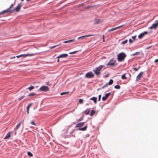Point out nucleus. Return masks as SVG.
<instances>
[{"label":"nucleus","mask_w":158,"mask_h":158,"mask_svg":"<svg viewBox=\"0 0 158 158\" xmlns=\"http://www.w3.org/2000/svg\"><path fill=\"white\" fill-rule=\"evenodd\" d=\"M27 154L30 156H33V154L30 152H27Z\"/></svg>","instance_id":"obj_32"},{"label":"nucleus","mask_w":158,"mask_h":158,"mask_svg":"<svg viewBox=\"0 0 158 158\" xmlns=\"http://www.w3.org/2000/svg\"><path fill=\"white\" fill-rule=\"evenodd\" d=\"M89 105V104H88V103H87V104H86V105Z\"/></svg>","instance_id":"obj_50"},{"label":"nucleus","mask_w":158,"mask_h":158,"mask_svg":"<svg viewBox=\"0 0 158 158\" xmlns=\"http://www.w3.org/2000/svg\"><path fill=\"white\" fill-rule=\"evenodd\" d=\"M91 35H84V36H82L79 37L77 38V39H85V37L90 36H91Z\"/></svg>","instance_id":"obj_19"},{"label":"nucleus","mask_w":158,"mask_h":158,"mask_svg":"<svg viewBox=\"0 0 158 158\" xmlns=\"http://www.w3.org/2000/svg\"><path fill=\"white\" fill-rule=\"evenodd\" d=\"M79 102L80 103L82 104L83 103V100L82 99H80L79 100Z\"/></svg>","instance_id":"obj_34"},{"label":"nucleus","mask_w":158,"mask_h":158,"mask_svg":"<svg viewBox=\"0 0 158 158\" xmlns=\"http://www.w3.org/2000/svg\"><path fill=\"white\" fill-rule=\"evenodd\" d=\"M94 75V74L90 71L87 73L85 75V77L87 78H93Z\"/></svg>","instance_id":"obj_5"},{"label":"nucleus","mask_w":158,"mask_h":158,"mask_svg":"<svg viewBox=\"0 0 158 158\" xmlns=\"http://www.w3.org/2000/svg\"><path fill=\"white\" fill-rule=\"evenodd\" d=\"M104 67V66L101 65L98 67L95 68V69H93V71L96 75H99L101 73L100 71Z\"/></svg>","instance_id":"obj_1"},{"label":"nucleus","mask_w":158,"mask_h":158,"mask_svg":"<svg viewBox=\"0 0 158 158\" xmlns=\"http://www.w3.org/2000/svg\"><path fill=\"white\" fill-rule=\"evenodd\" d=\"M16 57L18 58H19L20 57H21V55L17 56H16Z\"/></svg>","instance_id":"obj_45"},{"label":"nucleus","mask_w":158,"mask_h":158,"mask_svg":"<svg viewBox=\"0 0 158 158\" xmlns=\"http://www.w3.org/2000/svg\"><path fill=\"white\" fill-rule=\"evenodd\" d=\"M90 100L93 101L95 104H96L97 103V98H96L95 97H93L91 98L90 99Z\"/></svg>","instance_id":"obj_18"},{"label":"nucleus","mask_w":158,"mask_h":158,"mask_svg":"<svg viewBox=\"0 0 158 158\" xmlns=\"http://www.w3.org/2000/svg\"><path fill=\"white\" fill-rule=\"evenodd\" d=\"M152 46H149L147 47L146 48V49H149V48H151Z\"/></svg>","instance_id":"obj_43"},{"label":"nucleus","mask_w":158,"mask_h":158,"mask_svg":"<svg viewBox=\"0 0 158 158\" xmlns=\"http://www.w3.org/2000/svg\"><path fill=\"white\" fill-rule=\"evenodd\" d=\"M24 98V96H21V97H20V98H19L18 100L19 101H20L21 100H22V99H23V98Z\"/></svg>","instance_id":"obj_35"},{"label":"nucleus","mask_w":158,"mask_h":158,"mask_svg":"<svg viewBox=\"0 0 158 158\" xmlns=\"http://www.w3.org/2000/svg\"><path fill=\"white\" fill-rule=\"evenodd\" d=\"M59 58H58V59L57 60V62H59Z\"/></svg>","instance_id":"obj_49"},{"label":"nucleus","mask_w":158,"mask_h":158,"mask_svg":"<svg viewBox=\"0 0 158 158\" xmlns=\"http://www.w3.org/2000/svg\"><path fill=\"white\" fill-rule=\"evenodd\" d=\"M113 81L112 79H110L109 81L107 83V84H108V85H112L113 83Z\"/></svg>","instance_id":"obj_25"},{"label":"nucleus","mask_w":158,"mask_h":158,"mask_svg":"<svg viewBox=\"0 0 158 158\" xmlns=\"http://www.w3.org/2000/svg\"><path fill=\"white\" fill-rule=\"evenodd\" d=\"M46 84L48 85H50V84H49V82H46Z\"/></svg>","instance_id":"obj_44"},{"label":"nucleus","mask_w":158,"mask_h":158,"mask_svg":"<svg viewBox=\"0 0 158 158\" xmlns=\"http://www.w3.org/2000/svg\"><path fill=\"white\" fill-rule=\"evenodd\" d=\"M129 42L130 43H132L133 42V40H129Z\"/></svg>","instance_id":"obj_47"},{"label":"nucleus","mask_w":158,"mask_h":158,"mask_svg":"<svg viewBox=\"0 0 158 158\" xmlns=\"http://www.w3.org/2000/svg\"><path fill=\"white\" fill-rule=\"evenodd\" d=\"M35 94L34 93H31L29 94H28V96H33L35 95Z\"/></svg>","instance_id":"obj_33"},{"label":"nucleus","mask_w":158,"mask_h":158,"mask_svg":"<svg viewBox=\"0 0 158 158\" xmlns=\"http://www.w3.org/2000/svg\"><path fill=\"white\" fill-rule=\"evenodd\" d=\"M105 40H103V42H105Z\"/></svg>","instance_id":"obj_52"},{"label":"nucleus","mask_w":158,"mask_h":158,"mask_svg":"<svg viewBox=\"0 0 158 158\" xmlns=\"http://www.w3.org/2000/svg\"><path fill=\"white\" fill-rule=\"evenodd\" d=\"M143 73V72H140L137 75L136 78V81L137 82L139 81V80H140L141 77H142V75Z\"/></svg>","instance_id":"obj_10"},{"label":"nucleus","mask_w":158,"mask_h":158,"mask_svg":"<svg viewBox=\"0 0 158 158\" xmlns=\"http://www.w3.org/2000/svg\"><path fill=\"white\" fill-rule=\"evenodd\" d=\"M14 5V4H11V5L10 6V7L8 9H6L5 10H4L3 11H2L1 12H0V15L1 14L4 15L5 13H6V12H9V11H10V10H9L10 9H11L12 8V7Z\"/></svg>","instance_id":"obj_7"},{"label":"nucleus","mask_w":158,"mask_h":158,"mask_svg":"<svg viewBox=\"0 0 158 158\" xmlns=\"http://www.w3.org/2000/svg\"><path fill=\"white\" fill-rule=\"evenodd\" d=\"M95 112L94 110H91V111L90 114V116H93L95 114Z\"/></svg>","instance_id":"obj_23"},{"label":"nucleus","mask_w":158,"mask_h":158,"mask_svg":"<svg viewBox=\"0 0 158 158\" xmlns=\"http://www.w3.org/2000/svg\"><path fill=\"white\" fill-rule=\"evenodd\" d=\"M110 93H109L106 94H105V96L102 97V100L103 101H105L106 100L107 98L110 95Z\"/></svg>","instance_id":"obj_11"},{"label":"nucleus","mask_w":158,"mask_h":158,"mask_svg":"<svg viewBox=\"0 0 158 158\" xmlns=\"http://www.w3.org/2000/svg\"><path fill=\"white\" fill-rule=\"evenodd\" d=\"M136 36H132V38L133 39H135V38H136Z\"/></svg>","instance_id":"obj_46"},{"label":"nucleus","mask_w":158,"mask_h":158,"mask_svg":"<svg viewBox=\"0 0 158 158\" xmlns=\"http://www.w3.org/2000/svg\"><path fill=\"white\" fill-rule=\"evenodd\" d=\"M59 45V44H58V45H54L53 46H50L49 47V48H50V49H52V48H55V47H56V46H58Z\"/></svg>","instance_id":"obj_30"},{"label":"nucleus","mask_w":158,"mask_h":158,"mask_svg":"<svg viewBox=\"0 0 158 158\" xmlns=\"http://www.w3.org/2000/svg\"><path fill=\"white\" fill-rule=\"evenodd\" d=\"M34 54L33 53L31 54H22L21 55V57H26L27 56H34Z\"/></svg>","instance_id":"obj_12"},{"label":"nucleus","mask_w":158,"mask_h":158,"mask_svg":"<svg viewBox=\"0 0 158 158\" xmlns=\"http://www.w3.org/2000/svg\"><path fill=\"white\" fill-rule=\"evenodd\" d=\"M69 93V92H63L61 93L60 94V95H62L64 94H67Z\"/></svg>","instance_id":"obj_31"},{"label":"nucleus","mask_w":158,"mask_h":158,"mask_svg":"<svg viewBox=\"0 0 158 158\" xmlns=\"http://www.w3.org/2000/svg\"><path fill=\"white\" fill-rule=\"evenodd\" d=\"M120 86L119 85H116L114 86V88L116 89H120Z\"/></svg>","instance_id":"obj_27"},{"label":"nucleus","mask_w":158,"mask_h":158,"mask_svg":"<svg viewBox=\"0 0 158 158\" xmlns=\"http://www.w3.org/2000/svg\"><path fill=\"white\" fill-rule=\"evenodd\" d=\"M32 104V103L29 104L27 107V111L28 114L29 113V108L31 106Z\"/></svg>","instance_id":"obj_16"},{"label":"nucleus","mask_w":158,"mask_h":158,"mask_svg":"<svg viewBox=\"0 0 158 158\" xmlns=\"http://www.w3.org/2000/svg\"><path fill=\"white\" fill-rule=\"evenodd\" d=\"M128 40H125L123 41L122 42V43L123 44H125L127 43V42Z\"/></svg>","instance_id":"obj_36"},{"label":"nucleus","mask_w":158,"mask_h":158,"mask_svg":"<svg viewBox=\"0 0 158 158\" xmlns=\"http://www.w3.org/2000/svg\"><path fill=\"white\" fill-rule=\"evenodd\" d=\"M10 137V132H8L6 135L5 137L4 138V139H9Z\"/></svg>","instance_id":"obj_20"},{"label":"nucleus","mask_w":158,"mask_h":158,"mask_svg":"<svg viewBox=\"0 0 158 158\" xmlns=\"http://www.w3.org/2000/svg\"><path fill=\"white\" fill-rule=\"evenodd\" d=\"M34 86H31L30 87L28 88L27 89H28L30 91H31L32 89L34 88Z\"/></svg>","instance_id":"obj_29"},{"label":"nucleus","mask_w":158,"mask_h":158,"mask_svg":"<svg viewBox=\"0 0 158 158\" xmlns=\"http://www.w3.org/2000/svg\"><path fill=\"white\" fill-rule=\"evenodd\" d=\"M68 55L67 54L64 53L60 55L57 57V58H65L67 57Z\"/></svg>","instance_id":"obj_14"},{"label":"nucleus","mask_w":158,"mask_h":158,"mask_svg":"<svg viewBox=\"0 0 158 158\" xmlns=\"http://www.w3.org/2000/svg\"><path fill=\"white\" fill-rule=\"evenodd\" d=\"M133 69L135 71H137L138 69L136 68H133Z\"/></svg>","instance_id":"obj_40"},{"label":"nucleus","mask_w":158,"mask_h":158,"mask_svg":"<svg viewBox=\"0 0 158 158\" xmlns=\"http://www.w3.org/2000/svg\"><path fill=\"white\" fill-rule=\"evenodd\" d=\"M148 33V32L147 31H144L143 32L141 33L138 35L139 38V39H142L145 35L147 34Z\"/></svg>","instance_id":"obj_9"},{"label":"nucleus","mask_w":158,"mask_h":158,"mask_svg":"<svg viewBox=\"0 0 158 158\" xmlns=\"http://www.w3.org/2000/svg\"><path fill=\"white\" fill-rule=\"evenodd\" d=\"M154 62L156 64H157V63L158 62V59H156L155 60Z\"/></svg>","instance_id":"obj_41"},{"label":"nucleus","mask_w":158,"mask_h":158,"mask_svg":"<svg viewBox=\"0 0 158 158\" xmlns=\"http://www.w3.org/2000/svg\"><path fill=\"white\" fill-rule=\"evenodd\" d=\"M24 0H21V1H23Z\"/></svg>","instance_id":"obj_53"},{"label":"nucleus","mask_w":158,"mask_h":158,"mask_svg":"<svg viewBox=\"0 0 158 158\" xmlns=\"http://www.w3.org/2000/svg\"><path fill=\"white\" fill-rule=\"evenodd\" d=\"M103 39H104V35L103 36Z\"/></svg>","instance_id":"obj_51"},{"label":"nucleus","mask_w":158,"mask_h":158,"mask_svg":"<svg viewBox=\"0 0 158 158\" xmlns=\"http://www.w3.org/2000/svg\"><path fill=\"white\" fill-rule=\"evenodd\" d=\"M21 6L22 5L21 4H19L17 5L15 8L13 10H10L9 11V12L11 13L13 12L14 11H15L16 12H18L20 9Z\"/></svg>","instance_id":"obj_6"},{"label":"nucleus","mask_w":158,"mask_h":158,"mask_svg":"<svg viewBox=\"0 0 158 158\" xmlns=\"http://www.w3.org/2000/svg\"><path fill=\"white\" fill-rule=\"evenodd\" d=\"M15 58V56H14L12 57H11L10 59H12Z\"/></svg>","instance_id":"obj_48"},{"label":"nucleus","mask_w":158,"mask_h":158,"mask_svg":"<svg viewBox=\"0 0 158 158\" xmlns=\"http://www.w3.org/2000/svg\"><path fill=\"white\" fill-rule=\"evenodd\" d=\"M23 122V120H22L18 124L16 125V127L15 128V130H18L20 127L21 126V124Z\"/></svg>","instance_id":"obj_13"},{"label":"nucleus","mask_w":158,"mask_h":158,"mask_svg":"<svg viewBox=\"0 0 158 158\" xmlns=\"http://www.w3.org/2000/svg\"><path fill=\"white\" fill-rule=\"evenodd\" d=\"M90 111V109H88L84 111V113L86 114H88Z\"/></svg>","instance_id":"obj_22"},{"label":"nucleus","mask_w":158,"mask_h":158,"mask_svg":"<svg viewBox=\"0 0 158 158\" xmlns=\"http://www.w3.org/2000/svg\"><path fill=\"white\" fill-rule=\"evenodd\" d=\"M77 52H78V51H73V52H70L69 53V54H74L77 53Z\"/></svg>","instance_id":"obj_37"},{"label":"nucleus","mask_w":158,"mask_h":158,"mask_svg":"<svg viewBox=\"0 0 158 158\" xmlns=\"http://www.w3.org/2000/svg\"><path fill=\"white\" fill-rule=\"evenodd\" d=\"M73 41V40H68L67 41H64L63 43H68L72 42Z\"/></svg>","instance_id":"obj_28"},{"label":"nucleus","mask_w":158,"mask_h":158,"mask_svg":"<svg viewBox=\"0 0 158 158\" xmlns=\"http://www.w3.org/2000/svg\"><path fill=\"white\" fill-rule=\"evenodd\" d=\"M140 52H136L132 54L131 55L132 56H134L135 55H138L139 54Z\"/></svg>","instance_id":"obj_24"},{"label":"nucleus","mask_w":158,"mask_h":158,"mask_svg":"<svg viewBox=\"0 0 158 158\" xmlns=\"http://www.w3.org/2000/svg\"><path fill=\"white\" fill-rule=\"evenodd\" d=\"M87 127V126H86L83 127L79 128L78 129H77L79 130L85 131L86 130Z\"/></svg>","instance_id":"obj_17"},{"label":"nucleus","mask_w":158,"mask_h":158,"mask_svg":"<svg viewBox=\"0 0 158 158\" xmlns=\"http://www.w3.org/2000/svg\"><path fill=\"white\" fill-rule=\"evenodd\" d=\"M49 88L46 86H42L38 90V91L46 92L49 90Z\"/></svg>","instance_id":"obj_4"},{"label":"nucleus","mask_w":158,"mask_h":158,"mask_svg":"<svg viewBox=\"0 0 158 158\" xmlns=\"http://www.w3.org/2000/svg\"><path fill=\"white\" fill-rule=\"evenodd\" d=\"M116 60H114L112 59H111L108 63L106 64L107 66H114L117 65V64H116Z\"/></svg>","instance_id":"obj_3"},{"label":"nucleus","mask_w":158,"mask_h":158,"mask_svg":"<svg viewBox=\"0 0 158 158\" xmlns=\"http://www.w3.org/2000/svg\"><path fill=\"white\" fill-rule=\"evenodd\" d=\"M123 26V25H121V26H119V27H115V28H112V29H110V30H109V31H113V30L117 29H118V28H119L120 27H122Z\"/></svg>","instance_id":"obj_21"},{"label":"nucleus","mask_w":158,"mask_h":158,"mask_svg":"<svg viewBox=\"0 0 158 158\" xmlns=\"http://www.w3.org/2000/svg\"><path fill=\"white\" fill-rule=\"evenodd\" d=\"M126 74H123L121 77V78L123 79H127V77L125 76Z\"/></svg>","instance_id":"obj_26"},{"label":"nucleus","mask_w":158,"mask_h":158,"mask_svg":"<svg viewBox=\"0 0 158 158\" xmlns=\"http://www.w3.org/2000/svg\"><path fill=\"white\" fill-rule=\"evenodd\" d=\"M156 22V23L153 24L149 28L151 29H156L158 27V20Z\"/></svg>","instance_id":"obj_8"},{"label":"nucleus","mask_w":158,"mask_h":158,"mask_svg":"<svg viewBox=\"0 0 158 158\" xmlns=\"http://www.w3.org/2000/svg\"><path fill=\"white\" fill-rule=\"evenodd\" d=\"M101 97V95H99L98 96V101H100V100Z\"/></svg>","instance_id":"obj_42"},{"label":"nucleus","mask_w":158,"mask_h":158,"mask_svg":"<svg viewBox=\"0 0 158 158\" xmlns=\"http://www.w3.org/2000/svg\"><path fill=\"white\" fill-rule=\"evenodd\" d=\"M108 84H107V83H106V84L104 86H103L102 88V89H103L106 87H107L108 85Z\"/></svg>","instance_id":"obj_38"},{"label":"nucleus","mask_w":158,"mask_h":158,"mask_svg":"<svg viewBox=\"0 0 158 158\" xmlns=\"http://www.w3.org/2000/svg\"><path fill=\"white\" fill-rule=\"evenodd\" d=\"M31 123L32 125H34L35 126H36V124H35V122L33 121H32L31 122Z\"/></svg>","instance_id":"obj_39"},{"label":"nucleus","mask_w":158,"mask_h":158,"mask_svg":"<svg viewBox=\"0 0 158 158\" xmlns=\"http://www.w3.org/2000/svg\"><path fill=\"white\" fill-rule=\"evenodd\" d=\"M126 55L124 53H119L117 56V59L119 61L123 60L126 57Z\"/></svg>","instance_id":"obj_2"},{"label":"nucleus","mask_w":158,"mask_h":158,"mask_svg":"<svg viewBox=\"0 0 158 158\" xmlns=\"http://www.w3.org/2000/svg\"><path fill=\"white\" fill-rule=\"evenodd\" d=\"M84 122L79 123L76 125V127H80L83 126L84 125Z\"/></svg>","instance_id":"obj_15"}]
</instances>
